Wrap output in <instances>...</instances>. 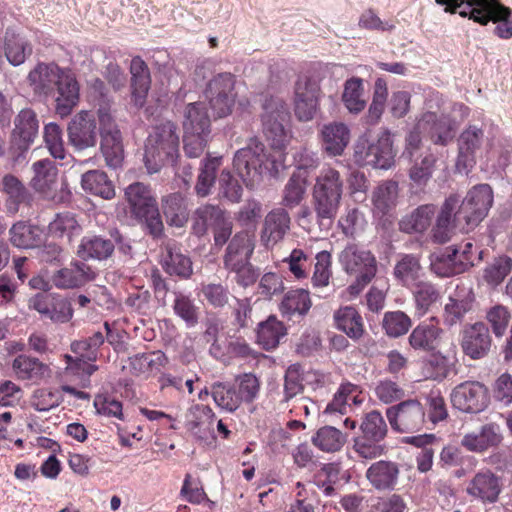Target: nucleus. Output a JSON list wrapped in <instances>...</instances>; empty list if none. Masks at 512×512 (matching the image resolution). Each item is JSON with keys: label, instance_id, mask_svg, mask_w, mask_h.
Wrapping results in <instances>:
<instances>
[{"label": "nucleus", "instance_id": "nucleus-32", "mask_svg": "<svg viewBox=\"0 0 512 512\" xmlns=\"http://www.w3.org/2000/svg\"><path fill=\"white\" fill-rule=\"evenodd\" d=\"M443 330L433 323L417 325L409 335L410 346L419 351L431 352L438 348Z\"/></svg>", "mask_w": 512, "mask_h": 512}, {"label": "nucleus", "instance_id": "nucleus-39", "mask_svg": "<svg viewBox=\"0 0 512 512\" xmlns=\"http://www.w3.org/2000/svg\"><path fill=\"white\" fill-rule=\"evenodd\" d=\"M81 187L87 193L110 200L115 196L113 182L101 170H90L81 177Z\"/></svg>", "mask_w": 512, "mask_h": 512}, {"label": "nucleus", "instance_id": "nucleus-1", "mask_svg": "<svg viewBox=\"0 0 512 512\" xmlns=\"http://www.w3.org/2000/svg\"><path fill=\"white\" fill-rule=\"evenodd\" d=\"M493 203V191L488 184L471 188L464 199L457 194L447 197L432 229L433 240L448 242L458 229L468 232L476 227L488 214Z\"/></svg>", "mask_w": 512, "mask_h": 512}, {"label": "nucleus", "instance_id": "nucleus-8", "mask_svg": "<svg viewBox=\"0 0 512 512\" xmlns=\"http://www.w3.org/2000/svg\"><path fill=\"white\" fill-rule=\"evenodd\" d=\"M395 153L390 134L382 132L376 141L359 140L355 145V162L363 166L389 169L394 164Z\"/></svg>", "mask_w": 512, "mask_h": 512}, {"label": "nucleus", "instance_id": "nucleus-56", "mask_svg": "<svg viewBox=\"0 0 512 512\" xmlns=\"http://www.w3.org/2000/svg\"><path fill=\"white\" fill-rule=\"evenodd\" d=\"M411 325L410 317L402 311L386 312L382 320V327L385 333L392 338L406 334Z\"/></svg>", "mask_w": 512, "mask_h": 512}, {"label": "nucleus", "instance_id": "nucleus-49", "mask_svg": "<svg viewBox=\"0 0 512 512\" xmlns=\"http://www.w3.org/2000/svg\"><path fill=\"white\" fill-rule=\"evenodd\" d=\"M415 311L418 316L425 315L440 298V291L429 281H418L412 291Z\"/></svg>", "mask_w": 512, "mask_h": 512}, {"label": "nucleus", "instance_id": "nucleus-47", "mask_svg": "<svg viewBox=\"0 0 512 512\" xmlns=\"http://www.w3.org/2000/svg\"><path fill=\"white\" fill-rule=\"evenodd\" d=\"M342 102L350 113L358 114L364 110L367 101L361 78L352 77L345 81Z\"/></svg>", "mask_w": 512, "mask_h": 512}, {"label": "nucleus", "instance_id": "nucleus-41", "mask_svg": "<svg viewBox=\"0 0 512 512\" xmlns=\"http://www.w3.org/2000/svg\"><path fill=\"white\" fill-rule=\"evenodd\" d=\"M312 305L309 292L304 289L288 291L280 304V312L283 316L291 319L293 316H304Z\"/></svg>", "mask_w": 512, "mask_h": 512}, {"label": "nucleus", "instance_id": "nucleus-5", "mask_svg": "<svg viewBox=\"0 0 512 512\" xmlns=\"http://www.w3.org/2000/svg\"><path fill=\"white\" fill-rule=\"evenodd\" d=\"M234 168L247 188L258 185L263 175L273 167L265 152V146L257 139H251L246 147L239 149L233 159Z\"/></svg>", "mask_w": 512, "mask_h": 512}, {"label": "nucleus", "instance_id": "nucleus-25", "mask_svg": "<svg viewBox=\"0 0 512 512\" xmlns=\"http://www.w3.org/2000/svg\"><path fill=\"white\" fill-rule=\"evenodd\" d=\"M131 98L137 108H142L151 86V76L147 64L141 57L132 58L130 63Z\"/></svg>", "mask_w": 512, "mask_h": 512}, {"label": "nucleus", "instance_id": "nucleus-54", "mask_svg": "<svg viewBox=\"0 0 512 512\" xmlns=\"http://www.w3.org/2000/svg\"><path fill=\"white\" fill-rule=\"evenodd\" d=\"M211 393L215 403L228 412L236 411L242 403L234 385L230 386L220 382L215 383L212 386Z\"/></svg>", "mask_w": 512, "mask_h": 512}, {"label": "nucleus", "instance_id": "nucleus-40", "mask_svg": "<svg viewBox=\"0 0 512 512\" xmlns=\"http://www.w3.org/2000/svg\"><path fill=\"white\" fill-rule=\"evenodd\" d=\"M436 213L434 204L420 205L399 222V229L405 233H422L431 225Z\"/></svg>", "mask_w": 512, "mask_h": 512}, {"label": "nucleus", "instance_id": "nucleus-48", "mask_svg": "<svg viewBox=\"0 0 512 512\" xmlns=\"http://www.w3.org/2000/svg\"><path fill=\"white\" fill-rule=\"evenodd\" d=\"M307 189V178L301 172L293 173L282 191V207L293 209L303 201Z\"/></svg>", "mask_w": 512, "mask_h": 512}, {"label": "nucleus", "instance_id": "nucleus-22", "mask_svg": "<svg viewBox=\"0 0 512 512\" xmlns=\"http://www.w3.org/2000/svg\"><path fill=\"white\" fill-rule=\"evenodd\" d=\"M477 11L486 18L485 23L489 21L499 22L495 27V34L500 38L509 39L512 37V22L509 20L511 10L502 5L498 0H479Z\"/></svg>", "mask_w": 512, "mask_h": 512}, {"label": "nucleus", "instance_id": "nucleus-13", "mask_svg": "<svg viewBox=\"0 0 512 512\" xmlns=\"http://www.w3.org/2000/svg\"><path fill=\"white\" fill-rule=\"evenodd\" d=\"M29 308L54 323H67L73 317L71 302L57 293H38L29 300Z\"/></svg>", "mask_w": 512, "mask_h": 512}, {"label": "nucleus", "instance_id": "nucleus-16", "mask_svg": "<svg viewBox=\"0 0 512 512\" xmlns=\"http://www.w3.org/2000/svg\"><path fill=\"white\" fill-rule=\"evenodd\" d=\"M1 191L5 195L7 214L16 215L21 209H30L34 196L25 184L13 174H6L1 180Z\"/></svg>", "mask_w": 512, "mask_h": 512}, {"label": "nucleus", "instance_id": "nucleus-64", "mask_svg": "<svg viewBox=\"0 0 512 512\" xmlns=\"http://www.w3.org/2000/svg\"><path fill=\"white\" fill-rule=\"evenodd\" d=\"M437 158L432 153H427L420 162H415L409 170L411 181L417 186H425L433 174Z\"/></svg>", "mask_w": 512, "mask_h": 512}, {"label": "nucleus", "instance_id": "nucleus-33", "mask_svg": "<svg viewBox=\"0 0 512 512\" xmlns=\"http://www.w3.org/2000/svg\"><path fill=\"white\" fill-rule=\"evenodd\" d=\"M125 197L135 217L146 215L151 209L158 206L149 186L135 182L125 189Z\"/></svg>", "mask_w": 512, "mask_h": 512}, {"label": "nucleus", "instance_id": "nucleus-61", "mask_svg": "<svg viewBox=\"0 0 512 512\" xmlns=\"http://www.w3.org/2000/svg\"><path fill=\"white\" fill-rule=\"evenodd\" d=\"M315 260L314 272L311 278L312 284L314 287H326L332 276L331 253L326 250L320 251L316 254Z\"/></svg>", "mask_w": 512, "mask_h": 512}, {"label": "nucleus", "instance_id": "nucleus-55", "mask_svg": "<svg viewBox=\"0 0 512 512\" xmlns=\"http://www.w3.org/2000/svg\"><path fill=\"white\" fill-rule=\"evenodd\" d=\"M101 151L107 166L113 169L119 168L124 159L122 135L102 137Z\"/></svg>", "mask_w": 512, "mask_h": 512}, {"label": "nucleus", "instance_id": "nucleus-31", "mask_svg": "<svg viewBox=\"0 0 512 512\" xmlns=\"http://www.w3.org/2000/svg\"><path fill=\"white\" fill-rule=\"evenodd\" d=\"M161 207L168 225L181 228L187 223L189 219L188 201L180 192L164 196Z\"/></svg>", "mask_w": 512, "mask_h": 512}, {"label": "nucleus", "instance_id": "nucleus-42", "mask_svg": "<svg viewBox=\"0 0 512 512\" xmlns=\"http://www.w3.org/2000/svg\"><path fill=\"white\" fill-rule=\"evenodd\" d=\"M334 320L339 330L346 333L352 339H359L364 333V325L361 315L356 308L345 306L334 314Z\"/></svg>", "mask_w": 512, "mask_h": 512}, {"label": "nucleus", "instance_id": "nucleus-14", "mask_svg": "<svg viewBox=\"0 0 512 512\" xmlns=\"http://www.w3.org/2000/svg\"><path fill=\"white\" fill-rule=\"evenodd\" d=\"M63 69L54 62H39L27 76L33 94L40 98L54 97L57 80Z\"/></svg>", "mask_w": 512, "mask_h": 512}, {"label": "nucleus", "instance_id": "nucleus-50", "mask_svg": "<svg viewBox=\"0 0 512 512\" xmlns=\"http://www.w3.org/2000/svg\"><path fill=\"white\" fill-rule=\"evenodd\" d=\"M220 165L221 157H207L202 160L194 187L197 196L206 197L211 193L216 180V172Z\"/></svg>", "mask_w": 512, "mask_h": 512}, {"label": "nucleus", "instance_id": "nucleus-60", "mask_svg": "<svg viewBox=\"0 0 512 512\" xmlns=\"http://www.w3.org/2000/svg\"><path fill=\"white\" fill-rule=\"evenodd\" d=\"M43 137L50 155L55 159L63 160L66 156V151L60 126L54 122L46 124Z\"/></svg>", "mask_w": 512, "mask_h": 512}, {"label": "nucleus", "instance_id": "nucleus-2", "mask_svg": "<svg viewBox=\"0 0 512 512\" xmlns=\"http://www.w3.org/2000/svg\"><path fill=\"white\" fill-rule=\"evenodd\" d=\"M345 178L333 167H324L315 179L312 190L313 209L320 230H328L335 219L343 191Z\"/></svg>", "mask_w": 512, "mask_h": 512}, {"label": "nucleus", "instance_id": "nucleus-7", "mask_svg": "<svg viewBox=\"0 0 512 512\" xmlns=\"http://www.w3.org/2000/svg\"><path fill=\"white\" fill-rule=\"evenodd\" d=\"M236 78L230 72L214 75L207 83L205 97L215 118H223L232 113L237 93Z\"/></svg>", "mask_w": 512, "mask_h": 512}, {"label": "nucleus", "instance_id": "nucleus-29", "mask_svg": "<svg viewBox=\"0 0 512 512\" xmlns=\"http://www.w3.org/2000/svg\"><path fill=\"white\" fill-rule=\"evenodd\" d=\"M399 469L391 461H377L366 471L369 483L379 491L393 490L397 484Z\"/></svg>", "mask_w": 512, "mask_h": 512}, {"label": "nucleus", "instance_id": "nucleus-36", "mask_svg": "<svg viewBox=\"0 0 512 512\" xmlns=\"http://www.w3.org/2000/svg\"><path fill=\"white\" fill-rule=\"evenodd\" d=\"M459 250L449 247L444 252L432 254L430 269L439 277H451L465 270V264L457 260Z\"/></svg>", "mask_w": 512, "mask_h": 512}, {"label": "nucleus", "instance_id": "nucleus-51", "mask_svg": "<svg viewBox=\"0 0 512 512\" xmlns=\"http://www.w3.org/2000/svg\"><path fill=\"white\" fill-rule=\"evenodd\" d=\"M502 435L499 426L488 424L482 427L480 432L466 434L462 445L466 448L496 447L501 443Z\"/></svg>", "mask_w": 512, "mask_h": 512}, {"label": "nucleus", "instance_id": "nucleus-58", "mask_svg": "<svg viewBox=\"0 0 512 512\" xmlns=\"http://www.w3.org/2000/svg\"><path fill=\"white\" fill-rule=\"evenodd\" d=\"M360 428L366 439L375 442L381 441L387 433V425L384 418L376 410L366 414Z\"/></svg>", "mask_w": 512, "mask_h": 512}, {"label": "nucleus", "instance_id": "nucleus-52", "mask_svg": "<svg viewBox=\"0 0 512 512\" xmlns=\"http://www.w3.org/2000/svg\"><path fill=\"white\" fill-rule=\"evenodd\" d=\"M399 186L396 181L388 180L381 183L373 193V204L381 214H387L397 205Z\"/></svg>", "mask_w": 512, "mask_h": 512}, {"label": "nucleus", "instance_id": "nucleus-46", "mask_svg": "<svg viewBox=\"0 0 512 512\" xmlns=\"http://www.w3.org/2000/svg\"><path fill=\"white\" fill-rule=\"evenodd\" d=\"M226 214L227 212L218 205L204 204L198 207L193 215L194 234L203 236L209 227L213 228Z\"/></svg>", "mask_w": 512, "mask_h": 512}, {"label": "nucleus", "instance_id": "nucleus-57", "mask_svg": "<svg viewBox=\"0 0 512 512\" xmlns=\"http://www.w3.org/2000/svg\"><path fill=\"white\" fill-rule=\"evenodd\" d=\"M438 5H445V12L458 13L462 17H468L476 23H485L486 18L477 11L479 0H435Z\"/></svg>", "mask_w": 512, "mask_h": 512}, {"label": "nucleus", "instance_id": "nucleus-59", "mask_svg": "<svg viewBox=\"0 0 512 512\" xmlns=\"http://www.w3.org/2000/svg\"><path fill=\"white\" fill-rule=\"evenodd\" d=\"M103 343L104 335L98 331L88 338L74 341L71 344V350L77 357L96 361L98 358V350Z\"/></svg>", "mask_w": 512, "mask_h": 512}, {"label": "nucleus", "instance_id": "nucleus-9", "mask_svg": "<svg viewBox=\"0 0 512 512\" xmlns=\"http://www.w3.org/2000/svg\"><path fill=\"white\" fill-rule=\"evenodd\" d=\"M263 110V132L273 147L281 148L286 141L284 124L289 119L288 107L282 99L271 97L265 100Z\"/></svg>", "mask_w": 512, "mask_h": 512}, {"label": "nucleus", "instance_id": "nucleus-35", "mask_svg": "<svg viewBox=\"0 0 512 512\" xmlns=\"http://www.w3.org/2000/svg\"><path fill=\"white\" fill-rule=\"evenodd\" d=\"M184 134H209L210 117L203 102L186 105L183 112Z\"/></svg>", "mask_w": 512, "mask_h": 512}, {"label": "nucleus", "instance_id": "nucleus-20", "mask_svg": "<svg viewBox=\"0 0 512 512\" xmlns=\"http://www.w3.org/2000/svg\"><path fill=\"white\" fill-rule=\"evenodd\" d=\"M461 347L471 359H480L487 355L491 347L488 327L482 322L466 326L462 331Z\"/></svg>", "mask_w": 512, "mask_h": 512}, {"label": "nucleus", "instance_id": "nucleus-28", "mask_svg": "<svg viewBox=\"0 0 512 512\" xmlns=\"http://www.w3.org/2000/svg\"><path fill=\"white\" fill-rule=\"evenodd\" d=\"M484 133L476 126H469L459 137V154L457 168H472L475 164V153L480 148Z\"/></svg>", "mask_w": 512, "mask_h": 512}, {"label": "nucleus", "instance_id": "nucleus-62", "mask_svg": "<svg viewBox=\"0 0 512 512\" xmlns=\"http://www.w3.org/2000/svg\"><path fill=\"white\" fill-rule=\"evenodd\" d=\"M234 387L242 403H252L260 391V381L252 373H244L235 379Z\"/></svg>", "mask_w": 512, "mask_h": 512}, {"label": "nucleus", "instance_id": "nucleus-12", "mask_svg": "<svg viewBox=\"0 0 512 512\" xmlns=\"http://www.w3.org/2000/svg\"><path fill=\"white\" fill-rule=\"evenodd\" d=\"M68 142L77 151L95 147L98 129L93 114L82 110L75 114L67 127Z\"/></svg>", "mask_w": 512, "mask_h": 512}, {"label": "nucleus", "instance_id": "nucleus-3", "mask_svg": "<svg viewBox=\"0 0 512 512\" xmlns=\"http://www.w3.org/2000/svg\"><path fill=\"white\" fill-rule=\"evenodd\" d=\"M179 156V136L170 121L156 125L150 132L144 153L148 173H157L161 167L174 164Z\"/></svg>", "mask_w": 512, "mask_h": 512}, {"label": "nucleus", "instance_id": "nucleus-27", "mask_svg": "<svg viewBox=\"0 0 512 512\" xmlns=\"http://www.w3.org/2000/svg\"><path fill=\"white\" fill-rule=\"evenodd\" d=\"M10 242L13 246L22 249L39 247L45 238L42 227L26 221H18L9 230Z\"/></svg>", "mask_w": 512, "mask_h": 512}, {"label": "nucleus", "instance_id": "nucleus-37", "mask_svg": "<svg viewBox=\"0 0 512 512\" xmlns=\"http://www.w3.org/2000/svg\"><path fill=\"white\" fill-rule=\"evenodd\" d=\"M3 49L10 64L19 66L25 62L27 56L32 53V47L13 28H7L3 36Z\"/></svg>", "mask_w": 512, "mask_h": 512}, {"label": "nucleus", "instance_id": "nucleus-45", "mask_svg": "<svg viewBox=\"0 0 512 512\" xmlns=\"http://www.w3.org/2000/svg\"><path fill=\"white\" fill-rule=\"evenodd\" d=\"M12 368L19 379L38 381L44 378L49 369L39 359L27 355H18L12 363Z\"/></svg>", "mask_w": 512, "mask_h": 512}, {"label": "nucleus", "instance_id": "nucleus-53", "mask_svg": "<svg viewBox=\"0 0 512 512\" xmlns=\"http://www.w3.org/2000/svg\"><path fill=\"white\" fill-rule=\"evenodd\" d=\"M81 230L74 214L62 212L56 214L55 218L48 225V232L55 238L67 237L71 239L73 235L79 234Z\"/></svg>", "mask_w": 512, "mask_h": 512}, {"label": "nucleus", "instance_id": "nucleus-19", "mask_svg": "<svg viewBox=\"0 0 512 512\" xmlns=\"http://www.w3.org/2000/svg\"><path fill=\"white\" fill-rule=\"evenodd\" d=\"M39 133V120L35 111L24 108L14 119L12 142L21 152L27 151Z\"/></svg>", "mask_w": 512, "mask_h": 512}, {"label": "nucleus", "instance_id": "nucleus-38", "mask_svg": "<svg viewBox=\"0 0 512 512\" xmlns=\"http://www.w3.org/2000/svg\"><path fill=\"white\" fill-rule=\"evenodd\" d=\"M162 268L170 276L181 279H189L193 274V264L190 257L183 254L179 248L169 245L166 247V254L163 256Z\"/></svg>", "mask_w": 512, "mask_h": 512}, {"label": "nucleus", "instance_id": "nucleus-44", "mask_svg": "<svg viewBox=\"0 0 512 512\" xmlns=\"http://www.w3.org/2000/svg\"><path fill=\"white\" fill-rule=\"evenodd\" d=\"M422 272L420 258L414 254H402L397 260L393 275L403 286H410L419 279Z\"/></svg>", "mask_w": 512, "mask_h": 512}, {"label": "nucleus", "instance_id": "nucleus-63", "mask_svg": "<svg viewBox=\"0 0 512 512\" xmlns=\"http://www.w3.org/2000/svg\"><path fill=\"white\" fill-rule=\"evenodd\" d=\"M512 270V259L499 256L484 270V279L490 285H499Z\"/></svg>", "mask_w": 512, "mask_h": 512}, {"label": "nucleus", "instance_id": "nucleus-10", "mask_svg": "<svg viewBox=\"0 0 512 512\" xmlns=\"http://www.w3.org/2000/svg\"><path fill=\"white\" fill-rule=\"evenodd\" d=\"M391 427L399 432L418 431L425 422V411L417 400H406L386 411Z\"/></svg>", "mask_w": 512, "mask_h": 512}, {"label": "nucleus", "instance_id": "nucleus-26", "mask_svg": "<svg viewBox=\"0 0 512 512\" xmlns=\"http://www.w3.org/2000/svg\"><path fill=\"white\" fill-rule=\"evenodd\" d=\"M254 248V241L247 232L235 234L229 241L223 257L225 269L229 270L250 261Z\"/></svg>", "mask_w": 512, "mask_h": 512}, {"label": "nucleus", "instance_id": "nucleus-43", "mask_svg": "<svg viewBox=\"0 0 512 512\" xmlns=\"http://www.w3.org/2000/svg\"><path fill=\"white\" fill-rule=\"evenodd\" d=\"M287 334L284 324L275 316H269L264 322H261L257 330L258 343L266 350L276 348L280 340Z\"/></svg>", "mask_w": 512, "mask_h": 512}, {"label": "nucleus", "instance_id": "nucleus-21", "mask_svg": "<svg viewBox=\"0 0 512 512\" xmlns=\"http://www.w3.org/2000/svg\"><path fill=\"white\" fill-rule=\"evenodd\" d=\"M93 270L84 262L74 261L52 275L53 284L59 289H74L94 279Z\"/></svg>", "mask_w": 512, "mask_h": 512}, {"label": "nucleus", "instance_id": "nucleus-30", "mask_svg": "<svg viewBox=\"0 0 512 512\" xmlns=\"http://www.w3.org/2000/svg\"><path fill=\"white\" fill-rule=\"evenodd\" d=\"M501 488L498 477L491 472H483L474 476L467 487V492L483 502L494 503L498 499Z\"/></svg>", "mask_w": 512, "mask_h": 512}, {"label": "nucleus", "instance_id": "nucleus-23", "mask_svg": "<svg viewBox=\"0 0 512 512\" xmlns=\"http://www.w3.org/2000/svg\"><path fill=\"white\" fill-rule=\"evenodd\" d=\"M322 149L329 156H341L350 142V130L342 122L324 124L320 130Z\"/></svg>", "mask_w": 512, "mask_h": 512}, {"label": "nucleus", "instance_id": "nucleus-18", "mask_svg": "<svg viewBox=\"0 0 512 512\" xmlns=\"http://www.w3.org/2000/svg\"><path fill=\"white\" fill-rule=\"evenodd\" d=\"M80 86L70 69H63L55 87V111L63 117L68 116L79 102Z\"/></svg>", "mask_w": 512, "mask_h": 512}, {"label": "nucleus", "instance_id": "nucleus-34", "mask_svg": "<svg viewBox=\"0 0 512 512\" xmlns=\"http://www.w3.org/2000/svg\"><path fill=\"white\" fill-rule=\"evenodd\" d=\"M114 252L112 240L100 235L85 236L78 246L77 255L83 260H106Z\"/></svg>", "mask_w": 512, "mask_h": 512}, {"label": "nucleus", "instance_id": "nucleus-6", "mask_svg": "<svg viewBox=\"0 0 512 512\" xmlns=\"http://www.w3.org/2000/svg\"><path fill=\"white\" fill-rule=\"evenodd\" d=\"M32 176L29 181L31 189L44 200L65 203L71 198L66 180L58 182V169L50 159H41L31 165Z\"/></svg>", "mask_w": 512, "mask_h": 512}, {"label": "nucleus", "instance_id": "nucleus-15", "mask_svg": "<svg viewBox=\"0 0 512 512\" xmlns=\"http://www.w3.org/2000/svg\"><path fill=\"white\" fill-rule=\"evenodd\" d=\"M291 218L288 211L283 207L273 208L263 220L260 231L261 243L272 249L281 242L290 231Z\"/></svg>", "mask_w": 512, "mask_h": 512}, {"label": "nucleus", "instance_id": "nucleus-11", "mask_svg": "<svg viewBox=\"0 0 512 512\" xmlns=\"http://www.w3.org/2000/svg\"><path fill=\"white\" fill-rule=\"evenodd\" d=\"M451 402L462 412L479 413L489 403L488 390L478 381H465L452 390Z\"/></svg>", "mask_w": 512, "mask_h": 512}, {"label": "nucleus", "instance_id": "nucleus-24", "mask_svg": "<svg viewBox=\"0 0 512 512\" xmlns=\"http://www.w3.org/2000/svg\"><path fill=\"white\" fill-rule=\"evenodd\" d=\"M418 128H423L436 145H447L454 138V125L448 116H437L428 111L418 121Z\"/></svg>", "mask_w": 512, "mask_h": 512}, {"label": "nucleus", "instance_id": "nucleus-4", "mask_svg": "<svg viewBox=\"0 0 512 512\" xmlns=\"http://www.w3.org/2000/svg\"><path fill=\"white\" fill-rule=\"evenodd\" d=\"M338 262L344 272L356 278L348 288L351 295H358L377 272V261L374 254L356 243L346 244L338 254Z\"/></svg>", "mask_w": 512, "mask_h": 512}, {"label": "nucleus", "instance_id": "nucleus-17", "mask_svg": "<svg viewBox=\"0 0 512 512\" xmlns=\"http://www.w3.org/2000/svg\"><path fill=\"white\" fill-rule=\"evenodd\" d=\"M474 302L475 295L472 287L465 284L457 285L444 306V324L451 327L461 323L465 315L472 311Z\"/></svg>", "mask_w": 512, "mask_h": 512}]
</instances>
